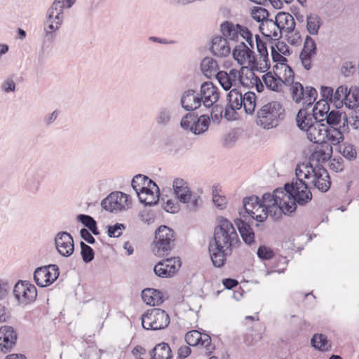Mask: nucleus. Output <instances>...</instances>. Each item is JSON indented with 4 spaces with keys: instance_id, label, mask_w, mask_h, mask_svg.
<instances>
[{
    "instance_id": "9b49d317",
    "label": "nucleus",
    "mask_w": 359,
    "mask_h": 359,
    "mask_svg": "<svg viewBox=\"0 0 359 359\" xmlns=\"http://www.w3.org/2000/svg\"><path fill=\"white\" fill-rule=\"evenodd\" d=\"M60 275L59 267L56 264L41 266L35 269L34 280L40 287H45L55 282Z\"/></svg>"
},
{
    "instance_id": "0e129e2a",
    "label": "nucleus",
    "mask_w": 359,
    "mask_h": 359,
    "mask_svg": "<svg viewBox=\"0 0 359 359\" xmlns=\"http://www.w3.org/2000/svg\"><path fill=\"white\" fill-rule=\"evenodd\" d=\"M329 168L336 172L343 171L344 169L343 158L340 156L334 158L332 161L329 164Z\"/></svg>"
},
{
    "instance_id": "7c9ffc66",
    "label": "nucleus",
    "mask_w": 359,
    "mask_h": 359,
    "mask_svg": "<svg viewBox=\"0 0 359 359\" xmlns=\"http://www.w3.org/2000/svg\"><path fill=\"white\" fill-rule=\"evenodd\" d=\"M195 93L196 91L194 90L189 89L185 90L182 95L180 100L181 106L187 111L193 112L199 109V107H197V104L193 102L194 97L196 95Z\"/></svg>"
},
{
    "instance_id": "39448f33",
    "label": "nucleus",
    "mask_w": 359,
    "mask_h": 359,
    "mask_svg": "<svg viewBox=\"0 0 359 359\" xmlns=\"http://www.w3.org/2000/svg\"><path fill=\"white\" fill-rule=\"evenodd\" d=\"M285 191L287 194L288 203H294L295 205H305L313 198L308 182L305 180H298L285 184Z\"/></svg>"
},
{
    "instance_id": "0eeeda50",
    "label": "nucleus",
    "mask_w": 359,
    "mask_h": 359,
    "mask_svg": "<svg viewBox=\"0 0 359 359\" xmlns=\"http://www.w3.org/2000/svg\"><path fill=\"white\" fill-rule=\"evenodd\" d=\"M173 192L176 198L182 203L188 204L190 211H194L199 206L201 198L192 194L187 182L182 178H175L172 182Z\"/></svg>"
},
{
    "instance_id": "de8ad7c7",
    "label": "nucleus",
    "mask_w": 359,
    "mask_h": 359,
    "mask_svg": "<svg viewBox=\"0 0 359 359\" xmlns=\"http://www.w3.org/2000/svg\"><path fill=\"white\" fill-rule=\"evenodd\" d=\"M171 119V111L168 108L162 107L159 109L156 118V123L159 126H167Z\"/></svg>"
},
{
    "instance_id": "cd10ccee",
    "label": "nucleus",
    "mask_w": 359,
    "mask_h": 359,
    "mask_svg": "<svg viewBox=\"0 0 359 359\" xmlns=\"http://www.w3.org/2000/svg\"><path fill=\"white\" fill-rule=\"evenodd\" d=\"M243 97V94L240 89L233 88L230 90L226 95L228 107L234 112L240 109L244 102Z\"/></svg>"
},
{
    "instance_id": "2f4dec72",
    "label": "nucleus",
    "mask_w": 359,
    "mask_h": 359,
    "mask_svg": "<svg viewBox=\"0 0 359 359\" xmlns=\"http://www.w3.org/2000/svg\"><path fill=\"white\" fill-rule=\"evenodd\" d=\"M344 105L349 109H355L359 107V87L354 86L347 88Z\"/></svg>"
},
{
    "instance_id": "ea45409f",
    "label": "nucleus",
    "mask_w": 359,
    "mask_h": 359,
    "mask_svg": "<svg viewBox=\"0 0 359 359\" xmlns=\"http://www.w3.org/2000/svg\"><path fill=\"white\" fill-rule=\"evenodd\" d=\"M323 137H325V138L328 141L331 142L334 145L338 144L344 140V136L341 133V132H339V130H337V128H323Z\"/></svg>"
},
{
    "instance_id": "e2e57ef3",
    "label": "nucleus",
    "mask_w": 359,
    "mask_h": 359,
    "mask_svg": "<svg viewBox=\"0 0 359 359\" xmlns=\"http://www.w3.org/2000/svg\"><path fill=\"white\" fill-rule=\"evenodd\" d=\"M56 36H57L56 33H55L53 32L48 31L46 29H43V40L42 42V48L44 49L46 46H49V45L52 44L54 42V41L55 40Z\"/></svg>"
},
{
    "instance_id": "f257e3e1",
    "label": "nucleus",
    "mask_w": 359,
    "mask_h": 359,
    "mask_svg": "<svg viewBox=\"0 0 359 359\" xmlns=\"http://www.w3.org/2000/svg\"><path fill=\"white\" fill-rule=\"evenodd\" d=\"M217 222L213 238L208 244V252L212 265L222 268L225 265L227 257L232 254L233 249L241 243L231 222L224 217H218Z\"/></svg>"
},
{
    "instance_id": "a18cd8bd",
    "label": "nucleus",
    "mask_w": 359,
    "mask_h": 359,
    "mask_svg": "<svg viewBox=\"0 0 359 359\" xmlns=\"http://www.w3.org/2000/svg\"><path fill=\"white\" fill-rule=\"evenodd\" d=\"M81 256L86 264L91 262L95 258L94 250L83 241L80 242Z\"/></svg>"
},
{
    "instance_id": "a878e982",
    "label": "nucleus",
    "mask_w": 359,
    "mask_h": 359,
    "mask_svg": "<svg viewBox=\"0 0 359 359\" xmlns=\"http://www.w3.org/2000/svg\"><path fill=\"white\" fill-rule=\"evenodd\" d=\"M331 157L330 154L325 152V149H318L313 151V152L311 154L309 158V161L307 164L303 165L304 166V169L306 170H310V166L313 168L317 165H321L320 163H325L329 160Z\"/></svg>"
},
{
    "instance_id": "052dcab7",
    "label": "nucleus",
    "mask_w": 359,
    "mask_h": 359,
    "mask_svg": "<svg viewBox=\"0 0 359 359\" xmlns=\"http://www.w3.org/2000/svg\"><path fill=\"white\" fill-rule=\"evenodd\" d=\"M321 100L332 103L334 90L332 87L322 86L320 88Z\"/></svg>"
},
{
    "instance_id": "4be33fe9",
    "label": "nucleus",
    "mask_w": 359,
    "mask_h": 359,
    "mask_svg": "<svg viewBox=\"0 0 359 359\" xmlns=\"http://www.w3.org/2000/svg\"><path fill=\"white\" fill-rule=\"evenodd\" d=\"M160 194V189L157 185L156 187H153L151 184H147L138 198L140 202L144 205L153 206L158 202Z\"/></svg>"
},
{
    "instance_id": "603ef678",
    "label": "nucleus",
    "mask_w": 359,
    "mask_h": 359,
    "mask_svg": "<svg viewBox=\"0 0 359 359\" xmlns=\"http://www.w3.org/2000/svg\"><path fill=\"white\" fill-rule=\"evenodd\" d=\"M340 153L349 161L355 160L357 156L356 149L351 144H344L343 149L340 148Z\"/></svg>"
},
{
    "instance_id": "2eb2a0df",
    "label": "nucleus",
    "mask_w": 359,
    "mask_h": 359,
    "mask_svg": "<svg viewBox=\"0 0 359 359\" xmlns=\"http://www.w3.org/2000/svg\"><path fill=\"white\" fill-rule=\"evenodd\" d=\"M58 253L64 257H70L74 251V243L72 235L67 231L57 233L54 239Z\"/></svg>"
},
{
    "instance_id": "bf43d9fd",
    "label": "nucleus",
    "mask_w": 359,
    "mask_h": 359,
    "mask_svg": "<svg viewBox=\"0 0 359 359\" xmlns=\"http://www.w3.org/2000/svg\"><path fill=\"white\" fill-rule=\"evenodd\" d=\"M210 116L213 122L219 123L223 116V107L221 104H214L210 107Z\"/></svg>"
},
{
    "instance_id": "49530a36",
    "label": "nucleus",
    "mask_w": 359,
    "mask_h": 359,
    "mask_svg": "<svg viewBox=\"0 0 359 359\" xmlns=\"http://www.w3.org/2000/svg\"><path fill=\"white\" fill-rule=\"evenodd\" d=\"M193 102L196 103L197 107H199V108L203 104L205 109L208 110L210 109V107L215 104L217 102H213V97L212 96H207L205 95L197 93L194 97Z\"/></svg>"
},
{
    "instance_id": "5701e85b",
    "label": "nucleus",
    "mask_w": 359,
    "mask_h": 359,
    "mask_svg": "<svg viewBox=\"0 0 359 359\" xmlns=\"http://www.w3.org/2000/svg\"><path fill=\"white\" fill-rule=\"evenodd\" d=\"M212 53L217 57H226L231 53V48L226 38L222 36H215L212 39V45L210 48Z\"/></svg>"
},
{
    "instance_id": "c03bdc74",
    "label": "nucleus",
    "mask_w": 359,
    "mask_h": 359,
    "mask_svg": "<svg viewBox=\"0 0 359 359\" xmlns=\"http://www.w3.org/2000/svg\"><path fill=\"white\" fill-rule=\"evenodd\" d=\"M318 124L319 123H315L306 130L308 139L312 142H317L318 138H322L324 136L323 127Z\"/></svg>"
},
{
    "instance_id": "4d7b16f0",
    "label": "nucleus",
    "mask_w": 359,
    "mask_h": 359,
    "mask_svg": "<svg viewBox=\"0 0 359 359\" xmlns=\"http://www.w3.org/2000/svg\"><path fill=\"white\" fill-rule=\"evenodd\" d=\"M212 201L215 205L220 210L226 208L227 200L224 196H221L217 193V188L215 187L212 190Z\"/></svg>"
},
{
    "instance_id": "bb28decb",
    "label": "nucleus",
    "mask_w": 359,
    "mask_h": 359,
    "mask_svg": "<svg viewBox=\"0 0 359 359\" xmlns=\"http://www.w3.org/2000/svg\"><path fill=\"white\" fill-rule=\"evenodd\" d=\"M118 194L115 192H111L109 194L106 198H104L101 202L102 208L109 212H117L121 211L124 210V207L121 205L118 201Z\"/></svg>"
},
{
    "instance_id": "5fc2aeb1",
    "label": "nucleus",
    "mask_w": 359,
    "mask_h": 359,
    "mask_svg": "<svg viewBox=\"0 0 359 359\" xmlns=\"http://www.w3.org/2000/svg\"><path fill=\"white\" fill-rule=\"evenodd\" d=\"M75 2L76 0H55L49 10L57 12L60 11V9H65V8H70Z\"/></svg>"
},
{
    "instance_id": "ddd939ff",
    "label": "nucleus",
    "mask_w": 359,
    "mask_h": 359,
    "mask_svg": "<svg viewBox=\"0 0 359 359\" xmlns=\"http://www.w3.org/2000/svg\"><path fill=\"white\" fill-rule=\"evenodd\" d=\"M185 341L189 346H201L205 349V354L210 355L215 349V346L212 344L211 337L208 334H201L198 330H194L186 333Z\"/></svg>"
},
{
    "instance_id": "8fccbe9b",
    "label": "nucleus",
    "mask_w": 359,
    "mask_h": 359,
    "mask_svg": "<svg viewBox=\"0 0 359 359\" xmlns=\"http://www.w3.org/2000/svg\"><path fill=\"white\" fill-rule=\"evenodd\" d=\"M157 359H171L172 351L168 343L161 342L156 345Z\"/></svg>"
},
{
    "instance_id": "6ab92c4d",
    "label": "nucleus",
    "mask_w": 359,
    "mask_h": 359,
    "mask_svg": "<svg viewBox=\"0 0 359 359\" xmlns=\"http://www.w3.org/2000/svg\"><path fill=\"white\" fill-rule=\"evenodd\" d=\"M297 209V205L294 203H288L286 201L283 202V205H276L272 203V205H267V207H265V209H262V211H264V215H261L262 216L268 217L269 215L274 219L278 220L280 219L283 214L284 215H290L294 212H295Z\"/></svg>"
},
{
    "instance_id": "69168bd1",
    "label": "nucleus",
    "mask_w": 359,
    "mask_h": 359,
    "mask_svg": "<svg viewBox=\"0 0 359 359\" xmlns=\"http://www.w3.org/2000/svg\"><path fill=\"white\" fill-rule=\"evenodd\" d=\"M273 198H274V203L276 205H283V198L287 195V194L285 191V187L283 188H277L273 192Z\"/></svg>"
},
{
    "instance_id": "338daca9",
    "label": "nucleus",
    "mask_w": 359,
    "mask_h": 359,
    "mask_svg": "<svg viewBox=\"0 0 359 359\" xmlns=\"http://www.w3.org/2000/svg\"><path fill=\"white\" fill-rule=\"evenodd\" d=\"M318 97V92L316 89L312 86H306V89H304V99L302 100L316 101Z\"/></svg>"
},
{
    "instance_id": "f8f14e48",
    "label": "nucleus",
    "mask_w": 359,
    "mask_h": 359,
    "mask_svg": "<svg viewBox=\"0 0 359 359\" xmlns=\"http://www.w3.org/2000/svg\"><path fill=\"white\" fill-rule=\"evenodd\" d=\"M13 294L19 303L28 304L37 297L36 287L27 280H19L13 288Z\"/></svg>"
},
{
    "instance_id": "4c0bfd02",
    "label": "nucleus",
    "mask_w": 359,
    "mask_h": 359,
    "mask_svg": "<svg viewBox=\"0 0 359 359\" xmlns=\"http://www.w3.org/2000/svg\"><path fill=\"white\" fill-rule=\"evenodd\" d=\"M200 94L213 97V102H217L219 98L218 88L210 81L203 82L201 84Z\"/></svg>"
},
{
    "instance_id": "3c124183",
    "label": "nucleus",
    "mask_w": 359,
    "mask_h": 359,
    "mask_svg": "<svg viewBox=\"0 0 359 359\" xmlns=\"http://www.w3.org/2000/svg\"><path fill=\"white\" fill-rule=\"evenodd\" d=\"M106 228L109 237L118 238L122 235V231L126 229V226L123 224L116 223L114 225H107Z\"/></svg>"
},
{
    "instance_id": "58836bf2",
    "label": "nucleus",
    "mask_w": 359,
    "mask_h": 359,
    "mask_svg": "<svg viewBox=\"0 0 359 359\" xmlns=\"http://www.w3.org/2000/svg\"><path fill=\"white\" fill-rule=\"evenodd\" d=\"M244 110L248 114H252L256 107V95L254 92L248 91L243 94Z\"/></svg>"
},
{
    "instance_id": "864d4df0",
    "label": "nucleus",
    "mask_w": 359,
    "mask_h": 359,
    "mask_svg": "<svg viewBox=\"0 0 359 359\" xmlns=\"http://www.w3.org/2000/svg\"><path fill=\"white\" fill-rule=\"evenodd\" d=\"M257 255L261 260L266 261L272 259L275 254L269 247L262 245L258 248Z\"/></svg>"
},
{
    "instance_id": "e433bc0d",
    "label": "nucleus",
    "mask_w": 359,
    "mask_h": 359,
    "mask_svg": "<svg viewBox=\"0 0 359 359\" xmlns=\"http://www.w3.org/2000/svg\"><path fill=\"white\" fill-rule=\"evenodd\" d=\"M43 180V175L42 171L40 170H35L27 176V186L29 189L37 191Z\"/></svg>"
},
{
    "instance_id": "c9c22d12",
    "label": "nucleus",
    "mask_w": 359,
    "mask_h": 359,
    "mask_svg": "<svg viewBox=\"0 0 359 359\" xmlns=\"http://www.w3.org/2000/svg\"><path fill=\"white\" fill-rule=\"evenodd\" d=\"M322 25L323 20L318 15L311 13L307 15L306 29L310 34L317 35Z\"/></svg>"
},
{
    "instance_id": "13d9d810",
    "label": "nucleus",
    "mask_w": 359,
    "mask_h": 359,
    "mask_svg": "<svg viewBox=\"0 0 359 359\" xmlns=\"http://www.w3.org/2000/svg\"><path fill=\"white\" fill-rule=\"evenodd\" d=\"M281 37L282 34H280L278 38L274 39V46L281 54L289 56L292 54V50L285 42L280 41Z\"/></svg>"
},
{
    "instance_id": "aec40b11",
    "label": "nucleus",
    "mask_w": 359,
    "mask_h": 359,
    "mask_svg": "<svg viewBox=\"0 0 359 359\" xmlns=\"http://www.w3.org/2000/svg\"><path fill=\"white\" fill-rule=\"evenodd\" d=\"M272 22L280 30V34H282L283 30H285L287 34H291L294 32L295 29L296 24L294 18L287 12H278Z\"/></svg>"
},
{
    "instance_id": "79ce46f5",
    "label": "nucleus",
    "mask_w": 359,
    "mask_h": 359,
    "mask_svg": "<svg viewBox=\"0 0 359 359\" xmlns=\"http://www.w3.org/2000/svg\"><path fill=\"white\" fill-rule=\"evenodd\" d=\"M251 15L252 18L257 22H273V20L269 18V12L263 7L255 6L252 9Z\"/></svg>"
},
{
    "instance_id": "473e14b6",
    "label": "nucleus",
    "mask_w": 359,
    "mask_h": 359,
    "mask_svg": "<svg viewBox=\"0 0 359 359\" xmlns=\"http://www.w3.org/2000/svg\"><path fill=\"white\" fill-rule=\"evenodd\" d=\"M218 69L219 67L217 61L212 57H206L201 62V69L208 78L215 76L219 72Z\"/></svg>"
},
{
    "instance_id": "423d86ee",
    "label": "nucleus",
    "mask_w": 359,
    "mask_h": 359,
    "mask_svg": "<svg viewBox=\"0 0 359 359\" xmlns=\"http://www.w3.org/2000/svg\"><path fill=\"white\" fill-rule=\"evenodd\" d=\"M210 109H208V111ZM208 110L203 106L199 111L200 113H205ZM210 123V118L208 114H202L198 116V113L189 112L181 120L180 126L185 130H189L196 135L203 133L208 130Z\"/></svg>"
},
{
    "instance_id": "c85d7f7f",
    "label": "nucleus",
    "mask_w": 359,
    "mask_h": 359,
    "mask_svg": "<svg viewBox=\"0 0 359 359\" xmlns=\"http://www.w3.org/2000/svg\"><path fill=\"white\" fill-rule=\"evenodd\" d=\"M262 78L269 90L274 92L281 90L282 83H284V81L276 73H275V75H273L271 72H268Z\"/></svg>"
},
{
    "instance_id": "4468645a",
    "label": "nucleus",
    "mask_w": 359,
    "mask_h": 359,
    "mask_svg": "<svg viewBox=\"0 0 359 359\" xmlns=\"http://www.w3.org/2000/svg\"><path fill=\"white\" fill-rule=\"evenodd\" d=\"M182 262L179 257L167 258L158 262L154 267L155 274L161 278L173 276L180 269Z\"/></svg>"
},
{
    "instance_id": "6e6d98bb",
    "label": "nucleus",
    "mask_w": 359,
    "mask_h": 359,
    "mask_svg": "<svg viewBox=\"0 0 359 359\" xmlns=\"http://www.w3.org/2000/svg\"><path fill=\"white\" fill-rule=\"evenodd\" d=\"M238 135L234 130L225 134L223 137L222 146L225 148H231L238 140Z\"/></svg>"
},
{
    "instance_id": "7ed1b4c3",
    "label": "nucleus",
    "mask_w": 359,
    "mask_h": 359,
    "mask_svg": "<svg viewBox=\"0 0 359 359\" xmlns=\"http://www.w3.org/2000/svg\"><path fill=\"white\" fill-rule=\"evenodd\" d=\"M285 111L283 105L276 101L263 105L257 112L256 123L264 129L277 127L285 118Z\"/></svg>"
},
{
    "instance_id": "412c9836",
    "label": "nucleus",
    "mask_w": 359,
    "mask_h": 359,
    "mask_svg": "<svg viewBox=\"0 0 359 359\" xmlns=\"http://www.w3.org/2000/svg\"><path fill=\"white\" fill-rule=\"evenodd\" d=\"M316 113H310L306 108H302L296 115V123L297 127L303 131H306L315 123H319Z\"/></svg>"
},
{
    "instance_id": "c756f323",
    "label": "nucleus",
    "mask_w": 359,
    "mask_h": 359,
    "mask_svg": "<svg viewBox=\"0 0 359 359\" xmlns=\"http://www.w3.org/2000/svg\"><path fill=\"white\" fill-rule=\"evenodd\" d=\"M147 184H150L153 187H156V184L152 180L149 178L147 176L137 174L136 175L131 181V186L134 191L136 192L137 196H140L141 191L146 187Z\"/></svg>"
},
{
    "instance_id": "1a4fd4ad",
    "label": "nucleus",
    "mask_w": 359,
    "mask_h": 359,
    "mask_svg": "<svg viewBox=\"0 0 359 359\" xmlns=\"http://www.w3.org/2000/svg\"><path fill=\"white\" fill-rule=\"evenodd\" d=\"M266 219V216L257 215L255 217L250 218H236L233 222L237 226L244 243L248 246H251L255 243V232L252 228L254 220L257 222H263Z\"/></svg>"
},
{
    "instance_id": "b1692460",
    "label": "nucleus",
    "mask_w": 359,
    "mask_h": 359,
    "mask_svg": "<svg viewBox=\"0 0 359 359\" xmlns=\"http://www.w3.org/2000/svg\"><path fill=\"white\" fill-rule=\"evenodd\" d=\"M344 114H346V112H341L335 109L330 110L323 118H320L318 125L323 127V128H337L343 119Z\"/></svg>"
},
{
    "instance_id": "f3484780",
    "label": "nucleus",
    "mask_w": 359,
    "mask_h": 359,
    "mask_svg": "<svg viewBox=\"0 0 359 359\" xmlns=\"http://www.w3.org/2000/svg\"><path fill=\"white\" fill-rule=\"evenodd\" d=\"M317 54V45L314 39L307 35L305 38L304 46L299 54V59L303 67L306 70L311 69V61L313 56Z\"/></svg>"
},
{
    "instance_id": "72a5a7b5",
    "label": "nucleus",
    "mask_w": 359,
    "mask_h": 359,
    "mask_svg": "<svg viewBox=\"0 0 359 359\" xmlns=\"http://www.w3.org/2000/svg\"><path fill=\"white\" fill-rule=\"evenodd\" d=\"M237 24L234 25L232 22L226 20L220 25V31L222 37L233 41H238Z\"/></svg>"
},
{
    "instance_id": "774afa93",
    "label": "nucleus",
    "mask_w": 359,
    "mask_h": 359,
    "mask_svg": "<svg viewBox=\"0 0 359 359\" xmlns=\"http://www.w3.org/2000/svg\"><path fill=\"white\" fill-rule=\"evenodd\" d=\"M76 219L77 221L81 222L87 229L96 222L93 217L84 214L79 215Z\"/></svg>"
},
{
    "instance_id": "6e6552de",
    "label": "nucleus",
    "mask_w": 359,
    "mask_h": 359,
    "mask_svg": "<svg viewBox=\"0 0 359 359\" xmlns=\"http://www.w3.org/2000/svg\"><path fill=\"white\" fill-rule=\"evenodd\" d=\"M142 326L148 330H159L166 328L170 322L165 311L153 308L147 310L141 317Z\"/></svg>"
},
{
    "instance_id": "f704fd0d",
    "label": "nucleus",
    "mask_w": 359,
    "mask_h": 359,
    "mask_svg": "<svg viewBox=\"0 0 359 359\" xmlns=\"http://www.w3.org/2000/svg\"><path fill=\"white\" fill-rule=\"evenodd\" d=\"M311 346L316 350L325 352L331 348V344L329 342L327 336L323 334H315L311 339Z\"/></svg>"
},
{
    "instance_id": "37998d69",
    "label": "nucleus",
    "mask_w": 359,
    "mask_h": 359,
    "mask_svg": "<svg viewBox=\"0 0 359 359\" xmlns=\"http://www.w3.org/2000/svg\"><path fill=\"white\" fill-rule=\"evenodd\" d=\"M290 91L293 101L299 103L304 99V86L300 82L290 81Z\"/></svg>"
},
{
    "instance_id": "20e7f679",
    "label": "nucleus",
    "mask_w": 359,
    "mask_h": 359,
    "mask_svg": "<svg viewBox=\"0 0 359 359\" xmlns=\"http://www.w3.org/2000/svg\"><path fill=\"white\" fill-rule=\"evenodd\" d=\"M175 237L174 230L169 226L161 225L158 227L151 245L154 254L160 257L168 256L175 247Z\"/></svg>"
},
{
    "instance_id": "f03ea898",
    "label": "nucleus",
    "mask_w": 359,
    "mask_h": 359,
    "mask_svg": "<svg viewBox=\"0 0 359 359\" xmlns=\"http://www.w3.org/2000/svg\"><path fill=\"white\" fill-rule=\"evenodd\" d=\"M232 56L241 65L248 60L250 67H242L239 70V82L243 86H249V83H251L252 80L256 79L257 76L255 74V70L265 72V70H262V67H258V62L255 51L248 48L243 41L235 46L232 50Z\"/></svg>"
},
{
    "instance_id": "09e8293b",
    "label": "nucleus",
    "mask_w": 359,
    "mask_h": 359,
    "mask_svg": "<svg viewBox=\"0 0 359 359\" xmlns=\"http://www.w3.org/2000/svg\"><path fill=\"white\" fill-rule=\"evenodd\" d=\"M330 109V103L320 100L315 103L312 111L316 113L318 118L320 119L323 118Z\"/></svg>"
},
{
    "instance_id": "680f3d73",
    "label": "nucleus",
    "mask_w": 359,
    "mask_h": 359,
    "mask_svg": "<svg viewBox=\"0 0 359 359\" xmlns=\"http://www.w3.org/2000/svg\"><path fill=\"white\" fill-rule=\"evenodd\" d=\"M237 29L238 37L241 36L245 41H251V38H253V34L247 27L237 23Z\"/></svg>"
},
{
    "instance_id": "a19ab883",
    "label": "nucleus",
    "mask_w": 359,
    "mask_h": 359,
    "mask_svg": "<svg viewBox=\"0 0 359 359\" xmlns=\"http://www.w3.org/2000/svg\"><path fill=\"white\" fill-rule=\"evenodd\" d=\"M346 93H347V86L345 85L339 86L333 93L332 103L336 109H341L344 105Z\"/></svg>"
},
{
    "instance_id": "dca6fc26",
    "label": "nucleus",
    "mask_w": 359,
    "mask_h": 359,
    "mask_svg": "<svg viewBox=\"0 0 359 359\" xmlns=\"http://www.w3.org/2000/svg\"><path fill=\"white\" fill-rule=\"evenodd\" d=\"M18 334L12 326L4 325L0 327V351L7 353L15 346Z\"/></svg>"
},
{
    "instance_id": "a211bd4d",
    "label": "nucleus",
    "mask_w": 359,
    "mask_h": 359,
    "mask_svg": "<svg viewBox=\"0 0 359 359\" xmlns=\"http://www.w3.org/2000/svg\"><path fill=\"white\" fill-rule=\"evenodd\" d=\"M259 203H260V198L256 195L243 198V206L238 210L240 215L239 218L248 219L252 217H257V215H256V212L262 208V205Z\"/></svg>"
},
{
    "instance_id": "9d476101",
    "label": "nucleus",
    "mask_w": 359,
    "mask_h": 359,
    "mask_svg": "<svg viewBox=\"0 0 359 359\" xmlns=\"http://www.w3.org/2000/svg\"><path fill=\"white\" fill-rule=\"evenodd\" d=\"M304 178L309 180L313 177L311 184L323 193H326L331 186V180L329 173L323 165H317L316 168L310 166V170H306Z\"/></svg>"
},
{
    "instance_id": "393cba45",
    "label": "nucleus",
    "mask_w": 359,
    "mask_h": 359,
    "mask_svg": "<svg viewBox=\"0 0 359 359\" xmlns=\"http://www.w3.org/2000/svg\"><path fill=\"white\" fill-rule=\"evenodd\" d=\"M142 299L150 306H159L163 302V293L157 289L145 288L142 291Z\"/></svg>"
}]
</instances>
